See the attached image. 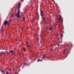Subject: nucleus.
Returning <instances> with one entry per match:
<instances>
[{"instance_id": "1", "label": "nucleus", "mask_w": 74, "mask_h": 74, "mask_svg": "<svg viewBox=\"0 0 74 74\" xmlns=\"http://www.w3.org/2000/svg\"><path fill=\"white\" fill-rule=\"evenodd\" d=\"M18 13H17L16 14L15 16H16L17 18H18V17H19V18H21V16H22V14H21V15H19V14H20V13H21V12H20V9H18Z\"/></svg>"}, {"instance_id": "2", "label": "nucleus", "mask_w": 74, "mask_h": 74, "mask_svg": "<svg viewBox=\"0 0 74 74\" xmlns=\"http://www.w3.org/2000/svg\"><path fill=\"white\" fill-rule=\"evenodd\" d=\"M60 18H57V19L58 21H60V22H63V18H61L62 15H60Z\"/></svg>"}, {"instance_id": "3", "label": "nucleus", "mask_w": 74, "mask_h": 74, "mask_svg": "<svg viewBox=\"0 0 74 74\" xmlns=\"http://www.w3.org/2000/svg\"><path fill=\"white\" fill-rule=\"evenodd\" d=\"M8 21L7 20H5L4 21V22H3V24L5 25H6L8 24Z\"/></svg>"}, {"instance_id": "4", "label": "nucleus", "mask_w": 74, "mask_h": 74, "mask_svg": "<svg viewBox=\"0 0 74 74\" xmlns=\"http://www.w3.org/2000/svg\"><path fill=\"white\" fill-rule=\"evenodd\" d=\"M40 15H44V12H43V11L42 10H40Z\"/></svg>"}, {"instance_id": "5", "label": "nucleus", "mask_w": 74, "mask_h": 74, "mask_svg": "<svg viewBox=\"0 0 74 74\" xmlns=\"http://www.w3.org/2000/svg\"><path fill=\"white\" fill-rule=\"evenodd\" d=\"M10 52L11 53H12V54H14V53H15V52H14V51L12 50L10 51Z\"/></svg>"}, {"instance_id": "6", "label": "nucleus", "mask_w": 74, "mask_h": 74, "mask_svg": "<svg viewBox=\"0 0 74 74\" xmlns=\"http://www.w3.org/2000/svg\"><path fill=\"white\" fill-rule=\"evenodd\" d=\"M50 30H53V27L51 26V27H50Z\"/></svg>"}, {"instance_id": "7", "label": "nucleus", "mask_w": 74, "mask_h": 74, "mask_svg": "<svg viewBox=\"0 0 74 74\" xmlns=\"http://www.w3.org/2000/svg\"><path fill=\"white\" fill-rule=\"evenodd\" d=\"M46 55H44L43 56V57L42 58V59H44L45 58H46Z\"/></svg>"}, {"instance_id": "8", "label": "nucleus", "mask_w": 74, "mask_h": 74, "mask_svg": "<svg viewBox=\"0 0 74 74\" xmlns=\"http://www.w3.org/2000/svg\"><path fill=\"white\" fill-rule=\"evenodd\" d=\"M1 54H2L3 53V54H4V55H5V53H4V52H3V51L1 52Z\"/></svg>"}, {"instance_id": "9", "label": "nucleus", "mask_w": 74, "mask_h": 74, "mask_svg": "<svg viewBox=\"0 0 74 74\" xmlns=\"http://www.w3.org/2000/svg\"><path fill=\"white\" fill-rule=\"evenodd\" d=\"M40 15L41 16L42 18H44V14H42V15Z\"/></svg>"}, {"instance_id": "10", "label": "nucleus", "mask_w": 74, "mask_h": 74, "mask_svg": "<svg viewBox=\"0 0 74 74\" xmlns=\"http://www.w3.org/2000/svg\"><path fill=\"white\" fill-rule=\"evenodd\" d=\"M41 60L40 59H38V60L37 61V62H40V61Z\"/></svg>"}, {"instance_id": "11", "label": "nucleus", "mask_w": 74, "mask_h": 74, "mask_svg": "<svg viewBox=\"0 0 74 74\" xmlns=\"http://www.w3.org/2000/svg\"><path fill=\"white\" fill-rule=\"evenodd\" d=\"M60 36H61V38L62 37H63V35L62 34H60Z\"/></svg>"}, {"instance_id": "12", "label": "nucleus", "mask_w": 74, "mask_h": 74, "mask_svg": "<svg viewBox=\"0 0 74 74\" xmlns=\"http://www.w3.org/2000/svg\"><path fill=\"white\" fill-rule=\"evenodd\" d=\"M1 71L2 73H5V71H1Z\"/></svg>"}, {"instance_id": "13", "label": "nucleus", "mask_w": 74, "mask_h": 74, "mask_svg": "<svg viewBox=\"0 0 74 74\" xmlns=\"http://www.w3.org/2000/svg\"><path fill=\"white\" fill-rule=\"evenodd\" d=\"M11 73H9L8 72H7L6 74H11Z\"/></svg>"}, {"instance_id": "14", "label": "nucleus", "mask_w": 74, "mask_h": 74, "mask_svg": "<svg viewBox=\"0 0 74 74\" xmlns=\"http://www.w3.org/2000/svg\"><path fill=\"white\" fill-rule=\"evenodd\" d=\"M42 20H43V21H44V20H45V18L44 17L43 18H42Z\"/></svg>"}, {"instance_id": "15", "label": "nucleus", "mask_w": 74, "mask_h": 74, "mask_svg": "<svg viewBox=\"0 0 74 74\" xmlns=\"http://www.w3.org/2000/svg\"><path fill=\"white\" fill-rule=\"evenodd\" d=\"M23 50H24V52H25V51H26V49H25L23 48Z\"/></svg>"}, {"instance_id": "16", "label": "nucleus", "mask_w": 74, "mask_h": 74, "mask_svg": "<svg viewBox=\"0 0 74 74\" xmlns=\"http://www.w3.org/2000/svg\"><path fill=\"white\" fill-rule=\"evenodd\" d=\"M25 21V17H23V21Z\"/></svg>"}, {"instance_id": "17", "label": "nucleus", "mask_w": 74, "mask_h": 74, "mask_svg": "<svg viewBox=\"0 0 74 74\" xmlns=\"http://www.w3.org/2000/svg\"><path fill=\"white\" fill-rule=\"evenodd\" d=\"M20 5H21V3H19L18 5V6H20Z\"/></svg>"}, {"instance_id": "18", "label": "nucleus", "mask_w": 74, "mask_h": 74, "mask_svg": "<svg viewBox=\"0 0 74 74\" xmlns=\"http://www.w3.org/2000/svg\"><path fill=\"white\" fill-rule=\"evenodd\" d=\"M25 66H29V64H25Z\"/></svg>"}, {"instance_id": "19", "label": "nucleus", "mask_w": 74, "mask_h": 74, "mask_svg": "<svg viewBox=\"0 0 74 74\" xmlns=\"http://www.w3.org/2000/svg\"><path fill=\"white\" fill-rule=\"evenodd\" d=\"M20 8V6H18V7L17 8V9H19Z\"/></svg>"}, {"instance_id": "20", "label": "nucleus", "mask_w": 74, "mask_h": 74, "mask_svg": "<svg viewBox=\"0 0 74 74\" xmlns=\"http://www.w3.org/2000/svg\"><path fill=\"white\" fill-rule=\"evenodd\" d=\"M53 49H51L50 50V51H53Z\"/></svg>"}, {"instance_id": "21", "label": "nucleus", "mask_w": 74, "mask_h": 74, "mask_svg": "<svg viewBox=\"0 0 74 74\" xmlns=\"http://www.w3.org/2000/svg\"><path fill=\"white\" fill-rule=\"evenodd\" d=\"M21 30L22 31H23V28H21Z\"/></svg>"}, {"instance_id": "22", "label": "nucleus", "mask_w": 74, "mask_h": 74, "mask_svg": "<svg viewBox=\"0 0 74 74\" xmlns=\"http://www.w3.org/2000/svg\"><path fill=\"white\" fill-rule=\"evenodd\" d=\"M31 47V46L29 45H28V47Z\"/></svg>"}, {"instance_id": "23", "label": "nucleus", "mask_w": 74, "mask_h": 74, "mask_svg": "<svg viewBox=\"0 0 74 74\" xmlns=\"http://www.w3.org/2000/svg\"><path fill=\"white\" fill-rule=\"evenodd\" d=\"M43 21L44 22H45V23H46V22H45V21Z\"/></svg>"}, {"instance_id": "24", "label": "nucleus", "mask_w": 74, "mask_h": 74, "mask_svg": "<svg viewBox=\"0 0 74 74\" xmlns=\"http://www.w3.org/2000/svg\"><path fill=\"white\" fill-rule=\"evenodd\" d=\"M42 59H43L42 58V59L41 60H40V62H42Z\"/></svg>"}, {"instance_id": "25", "label": "nucleus", "mask_w": 74, "mask_h": 74, "mask_svg": "<svg viewBox=\"0 0 74 74\" xmlns=\"http://www.w3.org/2000/svg\"><path fill=\"white\" fill-rule=\"evenodd\" d=\"M64 51H66V50H65L64 51Z\"/></svg>"}, {"instance_id": "26", "label": "nucleus", "mask_w": 74, "mask_h": 74, "mask_svg": "<svg viewBox=\"0 0 74 74\" xmlns=\"http://www.w3.org/2000/svg\"><path fill=\"white\" fill-rule=\"evenodd\" d=\"M56 25H58V24L57 23L56 24Z\"/></svg>"}, {"instance_id": "27", "label": "nucleus", "mask_w": 74, "mask_h": 74, "mask_svg": "<svg viewBox=\"0 0 74 74\" xmlns=\"http://www.w3.org/2000/svg\"><path fill=\"white\" fill-rule=\"evenodd\" d=\"M59 45H60V44H58L57 45L58 46H59Z\"/></svg>"}, {"instance_id": "28", "label": "nucleus", "mask_w": 74, "mask_h": 74, "mask_svg": "<svg viewBox=\"0 0 74 74\" xmlns=\"http://www.w3.org/2000/svg\"><path fill=\"white\" fill-rule=\"evenodd\" d=\"M57 23H59V21H57Z\"/></svg>"}, {"instance_id": "29", "label": "nucleus", "mask_w": 74, "mask_h": 74, "mask_svg": "<svg viewBox=\"0 0 74 74\" xmlns=\"http://www.w3.org/2000/svg\"><path fill=\"white\" fill-rule=\"evenodd\" d=\"M26 47H28V45H27V46H26Z\"/></svg>"}, {"instance_id": "30", "label": "nucleus", "mask_w": 74, "mask_h": 74, "mask_svg": "<svg viewBox=\"0 0 74 74\" xmlns=\"http://www.w3.org/2000/svg\"><path fill=\"white\" fill-rule=\"evenodd\" d=\"M4 52H7V51H4Z\"/></svg>"}, {"instance_id": "31", "label": "nucleus", "mask_w": 74, "mask_h": 74, "mask_svg": "<svg viewBox=\"0 0 74 74\" xmlns=\"http://www.w3.org/2000/svg\"><path fill=\"white\" fill-rule=\"evenodd\" d=\"M7 52V53H8V52Z\"/></svg>"}, {"instance_id": "32", "label": "nucleus", "mask_w": 74, "mask_h": 74, "mask_svg": "<svg viewBox=\"0 0 74 74\" xmlns=\"http://www.w3.org/2000/svg\"><path fill=\"white\" fill-rule=\"evenodd\" d=\"M61 43H62V41H61Z\"/></svg>"}, {"instance_id": "33", "label": "nucleus", "mask_w": 74, "mask_h": 74, "mask_svg": "<svg viewBox=\"0 0 74 74\" xmlns=\"http://www.w3.org/2000/svg\"><path fill=\"white\" fill-rule=\"evenodd\" d=\"M60 42H59V43H60Z\"/></svg>"}, {"instance_id": "34", "label": "nucleus", "mask_w": 74, "mask_h": 74, "mask_svg": "<svg viewBox=\"0 0 74 74\" xmlns=\"http://www.w3.org/2000/svg\"><path fill=\"white\" fill-rule=\"evenodd\" d=\"M1 31H3V30L2 29L1 30Z\"/></svg>"}, {"instance_id": "35", "label": "nucleus", "mask_w": 74, "mask_h": 74, "mask_svg": "<svg viewBox=\"0 0 74 74\" xmlns=\"http://www.w3.org/2000/svg\"><path fill=\"white\" fill-rule=\"evenodd\" d=\"M33 19H34V18H33Z\"/></svg>"}, {"instance_id": "36", "label": "nucleus", "mask_w": 74, "mask_h": 74, "mask_svg": "<svg viewBox=\"0 0 74 74\" xmlns=\"http://www.w3.org/2000/svg\"><path fill=\"white\" fill-rule=\"evenodd\" d=\"M34 25V24H32V25Z\"/></svg>"}, {"instance_id": "37", "label": "nucleus", "mask_w": 74, "mask_h": 74, "mask_svg": "<svg viewBox=\"0 0 74 74\" xmlns=\"http://www.w3.org/2000/svg\"><path fill=\"white\" fill-rule=\"evenodd\" d=\"M31 52H32V51H31Z\"/></svg>"}, {"instance_id": "38", "label": "nucleus", "mask_w": 74, "mask_h": 74, "mask_svg": "<svg viewBox=\"0 0 74 74\" xmlns=\"http://www.w3.org/2000/svg\"><path fill=\"white\" fill-rule=\"evenodd\" d=\"M15 74H16V73H15Z\"/></svg>"}, {"instance_id": "39", "label": "nucleus", "mask_w": 74, "mask_h": 74, "mask_svg": "<svg viewBox=\"0 0 74 74\" xmlns=\"http://www.w3.org/2000/svg\"><path fill=\"white\" fill-rule=\"evenodd\" d=\"M4 74H5V73H4Z\"/></svg>"}, {"instance_id": "40", "label": "nucleus", "mask_w": 74, "mask_h": 74, "mask_svg": "<svg viewBox=\"0 0 74 74\" xmlns=\"http://www.w3.org/2000/svg\"><path fill=\"white\" fill-rule=\"evenodd\" d=\"M28 43H28V42H27Z\"/></svg>"}]
</instances>
